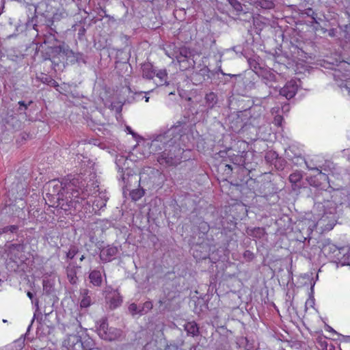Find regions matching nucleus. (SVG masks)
<instances>
[{"label": "nucleus", "mask_w": 350, "mask_h": 350, "mask_svg": "<svg viewBox=\"0 0 350 350\" xmlns=\"http://www.w3.org/2000/svg\"><path fill=\"white\" fill-rule=\"evenodd\" d=\"M3 233H5L4 232V230H3V228H0V234H3Z\"/></svg>", "instance_id": "47"}, {"label": "nucleus", "mask_w": 350, "mask_h": 350, "mask_svg": "<svg viewBox=\"0 0 350 350\" xmlns=\"http://www.w3.org/2000/svg\"><path fill=\"white\" fill-rule=\"evenodd\" d=\"M159 304L160 306H162L164 305V308H163V310H170V299L167 297H164L159 300Z\"/></svg>", "instance_id": "28"}, {"label": "nucleus", "mask_w": 350, "mask_h": 350, "mask_svg": "<svg viewBox=\"0 0 350 350\" xmlns=\"http://www.w3.org/2000/svg\"><path fill=\"white\" fill-rule=\"evenodd\" d=\"M142 75L144 78L148 79H153L155 75V72L153 69V66L150 63H145L142 66Z\"/></svg>", "instance_id": "14"}, {"label": "nucleus", "mask_w": 350, "mask_h": 350, "mask_svg": "<svg viewBox=\"0 0 350 350\" xmlns=\"http://www.w3.org/2000/svg\"><path fill=\"white\" fill-rule=\"evenodd\" d=\"M184 149L180 147V143L163 150L157 156V160L161 164L166 166H176L180 163L183 159Z\"/></svg>", "instance_id": "3"}, {"label": "nucleus", "mask_w": 350, "mask_h": 350, "mask_svg": "<svg viewBox=\"0 0 350 350\" xmlns=\"http://www.w3.org/2000/svg\"><path fill=\"white\" fill-rule=\"evenodd\" d=\"M56 51L59 54L65 55L68 59H70V62L78 61L79 53H75L65 44L59 45L56 48Z\"/></svg>", "instance_id": "12"}, {"label": "nucleus", "mask_w": 350, "mask_h": 350, "mask_svg": "<svg viewBox=\"0 0 350 350\" xmlns=\"http://www.w3.org/2000/svg\"><path fill=\"white\" fill-rule=\"evenodd\" d=\"M153 307L150 301L144 302L142 306L139 305L140 315L148 313Z\"/></svg>", "instance_id": "25"}, {"label": "nucleus", "mask_w": 350, "mask_h": 350, "mask_svg": "<svg viewBox=\"0 0 350 350\" xmlns=\"http://www.w3.org/2000/svg\"><path fill=\"white\" fill-rule=\"evenodd\" d=\"M118 253V248L115 246L108 245L101 250L100 258L102 261L109 262Z\"/></svg>", "instance_id": "10"}, {"label": "nucleus", "mask_w": 350, "mask_h": 350, "mask_svg": "<svg viewBox=\"0 0 350 350\" xmlns=\"http://www.w3.org/2000/svg\"><path fill=\"white\" fill-rule=\"evenodd\" d=\"M38 304H39V301H38V299H36L35 300V306H36V310H38V309H39Z\"/></svg>", "instance_id": "45"}, {"label": "nucleus", "mask_w": 350, "mask_h": 350, "mask_svg": "<svg viewBox=\"0 0 350 350\" xmlns=\"http://www.w3.org/2000/svg\"><path fill=\"white\" fill-rule=\"evenodd\" d=\"M47 284H49V282L43 281V288L44 290H45L48 293H50V290L47 289Z\"/></svg>", "instance_id": "41"}, {"label": "nucleus", "mask_w": 350, "mask_h": 350, "mask_svg": "<svg viewBox=\"0 0 350 350\" xmlns=\"http://www.w3.org/2000/svg\"><path fill=\"white\" fill-rule=\"evenodd\" d=\"M256 5L263 9H271L274 7V3L271 0H258Z\"/></svg>", "instance_id": "23"}, {"label": "nucleus", "mask_w": 350, "mask_h": 350, "mask_svg": "<svg viewBox=\"0 0 350 350\" xmlns=\"http://www.w3.org/2000/svg\"><path fill=\"white\" fill-rule=\"evenodd\" d=\"M185 329L187 334H191L192 336H196L199 332L198 325L193 321L187 323L185 325Z\"/></svg>", "instance_id": "20"}, {"label": "nucleus", "mask_w": 350, "mask_h": 350, "mask_svg": "<svg viewBox=\"0 0 350 350\" xmlns=\"http://www.w3.org/2000/svg\"><path fill=\"white\" fill-rule=\"evenodd\" d=\"M72 328L76 332L75 334H69L63 342V350H84L81 336L83 328L79 323L72 325ZM89 350H100L98 348H92Z\"/></svg>", "instance_id": "4"}, {"label": "nucleus", "mask_w": 350, "mask_h": 350, "mask_svg": "<svg viewBox=\"0 0 350 350\" xmlns=\"http://www.w3.org/2000/svg\"><path fill=\"white\" fill-rule=\"evenodd\" d=\"M243 257L248 261H251L254 258V254L250 250H246L243 253Z\"/></svg>", "instance_id": "34"}, {"label": "nucleus", "mask_w": 350, "mask_h": 350, "mask_svg": "<svg viewBox=\"0 0 350 350\" xmlns=\"http://www.w3.org/2000/svg\"><path fill=\"white\" fill-rule=\"evenodd\" d=\"M185 345L184 342H181L180 346H183Z\"/></svg>", "instance_id": "53"}, {"label": "nucleus", "mask_w": 350, "mask_h": 350, "mask_svg": "<svg viewBox=\"0 0 350 350\" xmlns=\"http://www.w3.org/2000/svg\"><path fill=\"white\" fill-rule=\"evenodd\" d=\"M92 300L90 296L89 297H84L81 298V302H80V306L81 308H88L91 305Z\"/></svg>", "instance_id": "29"}, {"label": "nucleus", "mask_w": 350, "mask_h": 350, "mask_svg": "<svg viewBox=\"0 0 350 350\" xmlns=\"http://www.w3.org/2000/svg\"><path fill=\"white\" fill-rule=\"evenodd\" d=\"M51 288V286H47V288Z\"/></svg>", "instance_id": "57"}, {"label": "nucleus", "mask_w": 350, "mask_h": 350, "mask_svg": "<svg viewBox=\"0 0 350 350\" xmlns=\"http://www.w3.org/2000/svg\"><path fill=\"white\" fill-rule=\"evenodd\" d=\"M89 279L90 282L95 286H100L102 284V275L100 271L93 270L90 273Z\"/></svg>", "instance_id": "15"}, {"label": "nucleus", "mask_w": 350, "mask_h": 350, "mask_svg": "<svg viewBox=\"0 0 350 350\" xmlns=\"http://www.w3.org/2000/svg\"><path fill=\"white\" fill-rule=\"evenodd\" d=\"M180 66H182L183 68V69H187L188 65H180Z\"/></svg>", "instance_id": "48"}, {"label": "nucleus", "mask_w": 350, "mask_h": 350, "mask_svg": "<svg viewBox=\"0 0 350 350\" xmlns=\"http://www.w3.org/2000/svg\"><path fill=\"white\" fill-rule=\"evenodd\" d=\"M322 252L325 256L336 257L337 259H338V255L340 254V250L334 244L329 242L323 244Z\"/></svg>", "instance_id": "13"}, {"label": "nucleus", "mask_w": 350, "mask_h": 350, "mask_svg": "<svg viewBox=\"0 0 350 350\" xmlns=\"http://www.w3.org/2000/svg\"><path fill=\"white\" fill-rule=\"evenodd\" d=\"M129 178L131 179V180H134L135 181H137V176H129L128 174L125 175L124 174L122 176V180L125 184V187H129Z\"/></svg>", "instance_id": "31"}, {"label": "nucleus", "mask_w": 350, "mask_h": 350, "mask_svg": "<svg viewBox=\"0 0 350 350\" xmlns=\"http://www.w3.org/2000/svg\"><path fill=\"white\" fill-rule=\"evenodd\" d=\"M304 14H306L308 16L311 17L313 21V23H318L317 20V14L311 8H308L304 10Z\"/></svg>", "instance_id": "26"}, {"label": "nucleus", "mask_w": 350, "mask_h": 350, "mask_svg": "<svg viewBox=\"0 0 350 350\" xmlns=\"http://www.w3.org/2000/svg\"><path fill=\"white\" fill-rule=\"evenodd\" d=\"M66 274L68 279L71 284H75L77 283L78 278L77 276V271L75 267H68L66 269Z\"/></svg>", "instance_id": "21"}, {"label": "nucleus", "mask_w": 350, "mask_h": 350, "mask_svg": "<svg viewBox=\"0 0 350 350\" xmlns=\"http://www.w3.org/2000/svg\"><path fill=\"white\" fill-rule=\"evenodd\" d=\"M228 3L237 11L242 9L241 4L237 0H227Z\"/></svg>", "instance_id": "32"}, {"label": "nucleus", "mask_w": 350, "mask_h": 350, "mask_svg": "<svg viewBox=\"0 0 350 350\" xmlns=\"http://www.w3.org/2000/svg\"><path fill=\"white\" fill-rule=\"evenodd\" d=\"M18 227L16 225L8 226H5L3 228L5 233H7L8 232L14 233L18 230Z\"/></svg>", "instance_id": "33"}, {"label": "nucleus", "mask_w": 350, "mask_h": 350, "mask_svg": "<svg viewBox=\"0 0 350 350\" xmlns=\"http://www.w3.org/2000/svg\"><path fill=\"white\" fill-rule=\"evenodd\" d=\"M27 295L28 297H29V299H31V300L33 299V295L32 293L28 291Z\"/></svg>", "instance_id": "44"}, {"label": "nucleus", "mask_w": 350, "mask_h": 350, "mask_svg": "<svg viewBox=\"0 0 350 350\" xmlns=\"http://www.w3.org/2000/svg\"><path fill=\"white\" fill-rule=\"evenodd\" d=\"M226 167H228V169H230V170H232V167H231V165H226Z\"/></svg>", "instance_id": "50"}, {"label": "nucleus", "mask_w": 350, "mask_h": 350, "mask_svg": "<svg viewBox=\"0 0 350 350\" xmlns=\"http://www.w3.org/2000/svg\"><path fill=\"white\" fill-rule=\"evenodd\" d=\"M326 330L329 331L330 332H332L334 334H336V332L332 327H330L329 325H327Z\"/></svg>", "instance_id": "42"}, {"label": "nucleus", "mask_w": 350, "mask_h": 350, "mask_svg": "<svg viewBox=\"0 0 350 350\" xmlns=\"http://www.w3.org/2000/svg\"><path fill=\"white\" fill-rule=\"evenodd\" d=\"M90 291L88 288H81L80 295L81 297H89Z\"/></svg>", "instance_id": "37"}, {"label": "nucleus", "mask_w": 350, "mask_h": 350, "mask_svg": "<svg viewBox=\"0 0 350 350\" xmlns=\"http://www.w3.org/2000/svg\"><path fill=\"white\" fill-rule=\"evenodd\" d=\"M148 100H149V97L146 96L145 97V101L146 102H148Z\"/></svg>", "instance_id": "51"}, {"label": "nucleus", "mask_w": 350, "mask_h": 350, "mask_svg": "<svg viewBox=\"0 0 350 350\" xmlns=\"http://www.w3.org/2000/svg\"><path fill=\"white\" fill-rule=\"evenodd\" d=\"M34 316H36V314H34ZM34 318H35V317H33V319L31 321V323H33V322L34 321Z\"/></svg>", "instance_id": "52"}, {"label": "nucleus", "mask_w": 350, "mask_h": 350, "mask_svg": "<svg viewBox=\"0 0 350 350\" xmlns=\"http://www.w3.org/2000/svg\"><path fill=\"white\" fill-rule=\"evenodd\" d=\"M31 325H32V323H30V325H29V329L31 327Z\"/></svg>", "instance_id": "54"}, {"label": "nucleus", "mask_w": 350, "mask_h": 350, "mask_svg": "<svg viewBox=\"0 0 350 350\" xmlns=\"http://www.w3.org/2000/svg\"><path fill=\"white\" fill-rule=\"evenodd\" d=\"M316 204L318 208L323 211L322 215H336V204L334 201L327 200L323 203L318 202Z\"/></svg>", "instance_id": "9"}, {"label": "nucleus", "mask_w": 350, "mask_h": 350, "mask_svg": "<svg viewBox=\"0 0 350 350\" xmlns=\"http://www.w3.org/2000/svg\"><path fill=\"white\" fill-rule=\"evenodd\" d=\"M269 157H271V158H276L278 157V154L275 152H269L266 155L265 158L267 159Z\"/></svg>", "instance_id": "39"}, {"label": "nucleus", "mask_w": 350, "mask_h": 350, "mask_svg": "<svg viewBox=\"0 0 350 350\" xmlns=\"http://www.w3.org/2000/svg\"><path fill=\"white\" fill-rule=\"evenodd\" d=\"M337 264H338V265H337L338 267L339 265H340V266L350 265L349 262H346L345 261H342V260H339V262Z\"/></svg>", "instance_id": "40"}, {"label": "nucleus", "mask_w": 350, "mask_h": 350, "mask_svg": "<svg viewBox=\"0 0 350 350\" xmlns=\"http://www.w3.org/2000/svg\"><path fill=\"white\" fill-rule=\"evenodd\" d=\"M84 259H85V256H84V255H82L81 257L80 258V260L83 261Z\"/></svg>", "instance_id": "49"}, {"label": "nucleus", "mask_w": 350, "mask_h": 350, "mask_svg": "<svg viewBox=\"0 0 350 350\" xmlns=\"http://www.w3.org/2000/svg\"><path fill=\"white\" fill-rule=\"evenodd\" d=\"M336 215H322L319 219L317 224L323 228L325 230H330L336 225Z\"/></svg>", "instance_id": "8"}, {"label": "nucleus", "mask_w": 350, "mask_h": 350, "mask_svg": "<svg viewBox=\"0 0 350 350\" xmlns=\"http://www.w3.org/2000/svg\"><path fill=\"white\" fill-rule=\"evenodd\" d=\"M178 126H174L167 131L156 135L150 144V152L159 153L179 142L182 135Z\"/></svg>", "instance_id": "2"}, {"label": "nucleus", "mask_w": 350, "mask_h": 350, "mask_svg": "<svg viewBox=\"0 0 350 350\" xmlns=\"http://www.w3.org/2000/svg\"><path fill=\"white\" fill-rule=\"evenodd\" d=\"M31 103H32V101H30L29 104H26L24 101L22 100L18 102V105H20V107H24L25 110L27 109L28 105H29Z\"/></svg>", "instance_id": "38"}, {"label": "nucleus", "mask_w": 350, "mask_h": 350, "mask_svg": "<svg viewBox=\"0 0 350 350\" xmlns=\"http://www.w3.org/2000/svg\"><path fill=\"white\" fill-rule=\"evenodd\" d=\"M298 90V85L295 80L288 81L285 85L280 89V94L286 99H291L295 96Z\"/></svg>", "instance_id": "7"}, {"label": "nucleus", "mask_w": 350, "mask_h": 350, "mask_svg": "<svg viewBox=\"0 0 350 350\" xmlns=\"http://www.w3.org/2000/svg\"><path fill=\"white\" fill-rule=\"evenodd\" d=\"M98 336L103 340L112 341L119 339L122 334V331L116 327H109L107 320L101 319L100 325L97 327Z\"/></svg>", "instance_id": "5"}, {"label": "nucleus", "mask_w": 350, "mask_h": 350, "mask_svg": "<svg viewBox=\"0 0 350 350\" xmlns=\"http://www.w3.org/2000/svg\"><path fill=\"white\" fill-rule=\"evenodd\" d=\"M38 304H39V301H38V299H36L35 300V306H36V310H38V309H39Z\"/></svg>", "instance_id": "46"}, {"label": "nucleus", "mask_w": 350, "mask_h": 350, "mask_svg": "<svg viewBox=\"0 0 350 350\" xmlns=\"http://www.w3.org/2000/svg\"><path fill=\"white\" fill-rule=\"evenodd\" d=\"M282 120H283L282 116H276L274 118L273 123L277 126H281Z\"/></svg>", "instance_id": "36"}, {"label": "nucleus", "mask_w": 350, "mask_h": 350, "mask_svg": "<svg viewBox=\"0 0 350 350\" xmlns=\"http://www.w3.org/2000/svg\"><path fill=\"white\" fill-rule=\"evenodd\" d=\"M156 77L159 79V81L157 83V85H169L168 82L167 81V73L165 70H159L156 74Z\"/></svg>", "instance_id": "19"}, {"label": "nucleus", "mask_w": 350, "mask_h": 350, "mask_svg": "<svg viewBox=\"0 0 350 350\" xmlns=\"http://www.w3.org/2000/svg\"><path fill=\"white\" fill-rule=\"evenodd\" d=\"M308 168L310 170H315V171L318 172L319 174L323 177L324 180H329L328 176L325 174L323 173L322 171L320 169H319L318 167H310L308 165Z\"/></svg>", "instance_id": "35"}, {"label": "nucleus", "mask_w": 350, "mask_h": 350, "mask_svg": "<svg viewBox=\"0 0 350 350\" xmlns=\"http://www.w3.org/2000/svg\"><path fill=\"white\" fill-rule=\"evenodd\" d=\"M129 310L133 315L140 314L139 306H137L135 303L130 304L129 306Z\"/></svg>", "instance_id": "30"}, {"label": "nucleus", "mask_w": 350, "mask_h": 350, "mask_svg": "<svg viewBox=\"0 0 350 350\" xmlns=\"http://www.w3.org/2000/svg\"><path fill=\"white\" fill-rule=\"evenodd\" d=\"M31 325H32V323H30V325H29V329L31 327Z\"/></svg>", "instance_id": "55"}, {"label": "nucleus", "mask_w": 350, "mask_h": 350, "mask_svg": "<svg viewBox=\"0 0 350 350\" xmlns=\"http://www.w3.org/2000/svg\"><path fill=\"white\" fill-rule=\"evenodd\" d=\"M332 75L338 86L350 93V77L348 75L336 70H334Z\"/></svg>", "instance_id": "6"}, {"label": "nucleus", "mask_w": 350, "mask_h": 350, "mask_svg": "<svg viewBox=\"0 0 350 350\" xmlns=\"http://www.w3.org/2000/svg\"><path fill=\"white\" fill-rule=\"evenodd\" d=\"M303 178V175L301 172L296 171L290 174L288 179L289 181L293 184H296L297 183L301 181Z\"/></svg>", "instance_id": "24"}, {"label": "nucleus", "mask_w": 350, "mask_h": 350, "mask_svg": "<svg viewBox=\"0 0 350 350\" xmlns=\"http://www.w3.org/2000/svg\"><path fill=\"white\" fill-rule=\"evenodd\" d=\"M108 299H109V304L111 309L120 306L122 301L120 295L116 292H114L112 297H109Z\"/></svg>", "instance_id": "18"}, {"label": "nucleus", "mask_w": 350, "mask_h": 350, "mask_svg": "<svg viewBox=\"0 0 350 350\" xmlns=\"http://www.w3.org/2000/svg\"><path fill=\"white\" fill-rule=\"evenodd\" d=\"M51 288V286H47V288Z\"/></svg>", "instance_id": "56"}, {"label": "nucleus", "mask_w": 350, "mask_h": 350, "mask_svg": "<svg viewBox=\"0 0 350 350\" xmlns=\"http://www.w3.org/2000/svg\"><path fill=\"white\" fill-rule=\"evenodd\" d=\"M190 52L187 48H181L179 49L176 58L180 64H185L188 62Z\"/></svg>", "instance_id": "16"}, {"label": "nucleus", "mask_w": 350, "mask_h": 350, "mask_svg": "<svg viewBox=\"0 0 350 350\" xmlns=\"http://www.w3.org/2000/svg\"><path fill=\"white\" fill-rule=\"evenodd\" d=\"M144 194H145L144 190L141 188L133 189L130 192L131 198H132V200H133L135 201L139 200Z\"/></svg>", "instance_id": "22"}, {"label": "nucleus", "mask_w": 350, "mask_h": 350, "mask_svg": "<svg viewBox=\"0 0 350 350\" xmlns=\"http://www.w3.org/2000/svg\"><path fill=\"white\" fill-rule=\"evenodd\" d=\"M79 252V249L75 245H71L66 253V258L72 259Z\"/></svg>", "instance_id": "27"}, {"label": "nucleus", "mask_w": 350, "mask_h": 350, "mask_svg": "<svg viewBox=\"0 0 350 350\" xmlns=\"http://www.w3.org/2000/svg\"><path fill=\"white\" fill-rule=\"evenodd\" d=\"M219 103L217 94L213 92L206 93L204 96V105L207 110L215 109Z\"/></svg>", "instance_id": "11"}, {"label": "nucleus", "mask_w": 350, "mask_h": 350, "mask_svg": "<svg viewBox=\"0 0 350 350\" xmlns=\"http://www.w3.org/2000/svg\"><path fill=\"white\" fill-rule=\"evenodd\" d=\"M52 187V195L57 196L58 206L64 210L77 208V204L85 200L90 195L85 181L81 178H68L63 182L51 180L49 184Z\"/></svg>", "instance_id": "1"}, {"label": "nucleus", "mask_w": 350, "mask_h": 350, "mask_svg": "<svg viewBox=\"0 0 350 350\" xmlns=\"http://www.w3.org/2000/svg\"><path fill=\"white\" fill-rule=\"evenodd\" d=\"M246 232L249 236L258 239L262 237L265 233V229L260 227L253 228H247Z\"/></svg>", "instance_id": "17"}, {"label": "nucleus", "mask_w": 350, "mask_h": 350, "mask_svg": "<svg viewBox=\"0 0 350 350\" xmlns=\"http://www.w3.org/2000/svg\"><path fill=\"white\" fill-rule=\"evenodd\" d=\"M126 130L128 131V132L129 133H131V135H133V136H135V133L132 131V129H131V127L129 126H126Z\"/></svg>", "instance_id": "43"}]
</instances>
